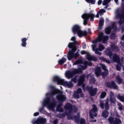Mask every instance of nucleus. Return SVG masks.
<instances>
[{
	"mask_svg": "<svg viewBox=\"0 0 124 124\" xmlns=\"http://www.w3.org/2000/svg\"><path fill=\"white\" fill-rule=\"evenodd\" d=\"M116 82L118 85H121V84H124V79L120 77V76H118L116 77Z\"/></svg>",
	"mask_w": 124,
	"mask_h": 124,
	"instance_id": "nucleus-27",
	"label": "nucleus"
},
{
	"mask_svg": "<svg viewBox=\"0 0 124 124\" xmlns=\"http://www.w3.org/2000/svg\"><path fill=\"white\" fill-rule=\"evenodd\" d=\"M80 73H83V71L78 67V69H75L72 72L70 71H67L65 73V76L68 78V79H70L72 78L74 75L76 74H79Z\"/></svg>",
	"mask_w": 124,
	"mask_h": 124,
	"instance_id": "nucleus-6",
	"label": "nucleus"
},
{
	"mask_svg": "<svg viewBox=\"0 0 124 124\" xmlns=\"http://www.w3.org/2000/svg\"><path fill=\"white\" fill-rule=\"evenodd\" d=\"M122 40L124 41V34L123 35L122 38H121Z\"/></svg>",
	"mask_w": 124,
	"mask_h": 124,
	"instance_id": "nucleus-64",
	"label": "nucleus"
},
{
	"mask_svg": "<svg viewBox=\"0 0 124 124\" xmlns=\"http://www.w3.org/2000/svg\"><path fill=\"white\" fill-rule=\"evenodd\" d=\"M67 113H59L57 115V117L59 118L60 119H63V118H64V117H65V116H66L67 115Z\"/></svg>",
	"mask_w": 124,
	"mask_h": 124,
	"instance_id": "nucleus-35",
	"label": "nucleus"
},
{
	"mask_svg": "<svg viewBox=\"0 0 124 124\" xmlns=\"http://www.w3.org/2000/svg\"><path fill=\"white\" fill-rule=\"evenodd\" d=\"M99 60L100 61H102V62H106L107 63H111V62L109 60H107L106 58H104L103 57H99Z\"/></svg>",
	"mask_w": 124,
	"mask_h": 124,
	"instance_id": "nucleus-31",
	"label": "nucleus"
},
{
	"mask_svg": "<svg viewBox=\"0 0 124 124\" xmlns=\"http://www.w3.org/2000/svg\"><path fill=\"white\" fill-rule=\"evenodd\" d=\"M72 31L74 34H77L79 37L86 36L88 34L87 31H82L81 27L78 25H75L72 28Z\"/></svg>",
	"mask_w": 124,
	"mask_h": 124,
	"instance_id": "nucleus-4",
	"label": "nucleus"
},
{
	"mask_svg": "<svg viewBox=\"0 0 124 124\" xmlns=\"http://www.w3.org/2000/svg\"><path fill=\"white\" fill-rule=\"evenodd\" d=\"M107 94V93H106V92H102L101 94H100V98H104V97H105V96H106Z\"/></svg>",
	"mask_w": 124,
	"mask_h": 124,
	"instance_id": "nucleus-42",
	"label": "nucleus"
},
{
	"mask_svg": "<svg viewBox=\"0 0 124 124\" xmlns=\"http://www.w3.org/2000/svg\"><path fill=\"white\" fill-rule=\"evenodd\" d=\"M103 25H104V19L101 17L99 22L98 30H102Z\"/></svg>",
	"mask_w": 124,
	"mask_h": 124,
	"instance_id": "nucleus-25",
	"label": "nucleus"
},
{
	"mask_svg": "<svg viewBox=\"0 0 124 124\" xmlns=\"http://www.w3.org/2000/svg\"><path fill=\"white\" fill-rule=\"evenodd\" d=\"M80 63V61L77 60L74 63V64L76 65V64H79Z\"/></svg>",
	"mask_w": 124,
	"mask_h": 124,
	"instance_id": "nucleus-56",
	"label": "nucleus"
},
{
	"mask_svg": "<svg viewBox=\"0 0 124 124\" xmlns=\"http://www.w3.org/2000/svg\"><path fill=\"white\" fill-rule=\"evenodd\" d=\"M90 84H94V83H95V78L93 77H91L90 79Z\"/></svg>",
	"mask_w": 124,
	"mask_h": 124,
	"instance_id": "nucleus-43",
	"label": "nucleus"
},
{
	"mask_svg": "<svg viewBox=\"0 0 124 124\" xmlns=\"http://www.w3.org/2000/svg\"><path fill=\"white\" fill-rule=\"evenodd\" d=\"M117 106H118V109L120 111H123L124 109V106L122 105L121 103H118Z\"/></svg>",
	"mask_w": 124,
	"mask_h": 124,
	"instance_id": "nucleus-39",
	"label": "nucleus"
},
{
	"mask_svg": "<svg viewBox=\"0 0 124 124\" xmlns=\"http://www.w3.org/2000/svg\"><path fill=\"white\" fill-rule=\"evenodd\" d=\"M117 98H118V99L120 100V101H121L122 102H124V95L122 96V95H120V94H119L117 96Z\"/></svg>",
	"mask_w": 124,
	"mask_h": 124,
	"instance_id": "nucleus-38",
	"label": "nucleus"
},
{
	"mask_svg": "<svg viewBox=\"0 0 124 124\" xmlns=\"http://www.w3.org/2000/svg\"><path fill=\"white\" fill-rule=\"evenodd\" d=\"M90 3L92 4H95V0H90Z\"/></svg>",
	"mask_w": 124,
	"mask_h": 124,
	"instance_id": "nucleus-53",
	"label": "nucleus"
},
{
	"mask_svg": "<svg viewBox=\"0 0 124 124\" xmlns=\"http://www.w3.org/2000/svg\"><path fill=\"white\" fill-rule=\"evenodd\" d=\"M59 112H61V113H62L63 112V108H60L59 109H57Z\"/></svg>",
	"mask_w": 124,
	"mask_h": 124,
	"instance_id": "nucleus-54",
	"label": "nucleus"
},
{
	"mask_svg": "<svg viewBox=\"0 0 124 124\" xmlns=\"http://www.w3.org/2000/svg\"><path fill=\"white\" fill-rule=\"evenodd\" d=\"M81 87L82 88L83 91H85V87H86V85L85 84H84V83L81 85Z\"/></svg>",
	"mask_w": 124,
	"mask_h": 124,
	"instance_id": "nucleus-57",
	"label": "nucleus"
},
{
	"mask_svg": "<svg viewBox=\"0 0 124 124\" xmlns=\"http://www.w3.org/2000/svg\"><path fill=\"white\" fill-rule=\"evenodd\" d=\"M43 111H44V108H39V112H40V113H43Z\"/></svg>",
	"mask_w": 124,
	"mask_h": 124,
	"instance_id": "nucleus-55",
	"label": "nucleus"
},
{
	"mask_svg": "<svg viewBox=\"0 0 124 124\" xmlns=\"http://www.w3.org/2000/svg\"><path fill=\"white\" fill-rule=\"evenodd\" d=\"M121 67L122 62H118L116 65V70H117V71H121V69H122Z\"/></svg>",
	"mask_w": 124,
	"mask_h": 124,
	"instance_id": "nucleus-34",
	"label": "nucleus"
},
{
	"mask_svg": "<svg viewBox=\"0 0 124 124\" xmlns=\"http://www.w3.org/2000/svg\"><path fill=\"white\" fill-rule=\"evenodd\" d=\"M111 30H114V31H117V26L115 23L112 24V26H110Z\"/></svg>",
	"mask_w": 124,
	"mask_h": 124,
	"instance_id": "nucleus-44",
	"label": "nucleus"
},
{
	"mask_svg": "<svg viewBox=\"0 0 124 124\" xmlns=\"http://www.w3.org/2000/svg\"><path fill=\"white\" fill-rule=\"evenodd\" d=\"M111 49H112V50H117L118 51L119 50V46H111Z\"/></svg>",
	"mask_w": 124,
	"mask_h": 124,
	"instance_id": "nucleus-49",
	"label": "nucleus"
},
{
	"mask_svg": "<svg viewBox=\"0 0 124 124\" xmlns=\"http://www.w3.org/2000/svg\"><path fill=\"white\" fill-rule=\"evenodd\" d=\"M108 121L110 124H122V120L120 118L109 116L108 119Z\"/></svg>",
	"mask_w": 124,
	"mask_h": 124,
	"instance_id": "nucleus-10",
	"label": "nucleus"
},
{
	"mask_svg": "<svg viewBox=\"0 0 124 124\" xmlns=\"http://www.w3.org/2000/svg\"><path fill=\"white\" fill-rule=\"evenodd\" d=\"M62 103L60 102V103L57 106V109H59V108H61V107H62Z\"/></svg>",
	"mask_w": 124,
	"mask_h": 124,
	"instance_id": "nucleus-52",
	"label": "nucleus"
},
{
	"mask_svg": "<svg viewBox=\"0 0 124 124\" xmlns=\"http://www.w3.org/2000/svg\"><path fill=\"white\" fill-rule=\"evenodd\" d=\"M116 18L117 19H118V18H119V21H118V24H119L120 26H122V24H123L124 23V20L123 21V19H124V18L123 17H117L116 16Z\"/></svg>",
	"mask_w": 124,
	"mask_h": 124,
	"instance_id": "nucleus-40",
	"label": "nucleus"
},
{
	"mask_svg": "<svg viewBox=\"0 0 124 124\" xmlns=\"http://www.w3.org/2000/svg\"><path fill=\"white\" fill-rule=\"evenodd\" d=\"M111 29V26H109L105 29V31L106 34H110L111 33V31H112Z\"/></svg>",
	"mask_w": 124,
	"mask_h": 124,
	"instance_id": "nucleus-36",
	"label": "nucleus"
},
{
	"mask_svg": "<svg viewBox=\"0 0 124 124\" xmlns=\"http://www.w3.org/2000/svg\"><path fill=\"white\" fill-rule=\"evenodd\" d=\"M102 3V0H99L98 1V5H100Z\"/></svg>",
	"mask_w": 124,
	"mask_h": 124,
	"instance_id": "nucleus-60",
	"label": "nucleus"
},
{
	"mask_svg": "<svg viewBox=\"0 0 124 124\" xmlns=\"http://www.w3.org/2000/svg\"><path fill=\"white\" fill-rule=\"evenodd\" d=\"M58 122H59V120H58V119H56V120H54L53 124H58Z\"/></svg>",
	"mask_w": 124,
	"mask_h": 124,
	"instance_id": "nucleus-59",
	"label": "nucleus"
},
{
	"mask_svg": "<svg viewBox=\"0 0 124 124\" xmlns=\"http://www.w3.org/2000/svg\"><path fill=\"white\" fill-rule=\"evenodd\" d=\"M51 103V98L47 97L44 101L43 102V107H46V106H49Z\"/></svg>",
	"mask_w": 124,
	"mask_h": 124,
	"instance_id": "nucleus-19",
	"label": "nucleus"
},
{
	"mask_svg": "<svg viewBox=\"0 0 124 124\" xmlns=\"http://www.w3.org/2000/svg\"><path fill=\"white\" fill-rule=\"evenodd\" d=\"M46 122L47 121L45 118H41L38 119L35 123L36 124H44L46 123Z\"/></svg>",
	"mask_w": 124,
	"mask_h": 124,
	"instance_id": "nucleus-21",
	"label": "nucleus"
},
{
	"mask_svg": "<svg viewBox=\"0 0 124 124\" xmlns=\"http://www.w3.org/2000/svg\"><path fill=\"white\" fill-rule=\"evenodd\" d=\"M97 107L95 104L93 105V109L90 111V117L91 119H93V117H97Z\"/></svg>",
	"mask_w": 124,
	"mask_h": 124,
	"instance_id": "nucleus-9",
	"label": "nucleus"
},
{
	"mask_svg": "<svg viewBox=\"0 0 124 124\" xmlns=\"http://www.w3.org/2000/svg\"><path fill=\"white\" fill-rule=\"evenodd\" d=\"M71 40H72V41H74L73 42H70L69 43L68 47V48H77V46L76 45H77L78 44V42H77V41H76V37H73L71 38Z\"/></svg>",
	"mask_w": 124,
	"mask_h": 124,
	"instance_id": "nucleus-14",
	"label": "nucleus"
},
{
	"mask_svg": "<svg viewBox=\"0 0 124 124\" xmlns=\"http://www.w3.org/2000/svg\"><path fill=\"white\" fill-rule=\"evenodd\" d=\"M110 37L111 39H115L116 38V35L114 33H112L110 34Z\"/></svg>",
	"mask_w": 124,
	"mask_h": 124,
	"instance_id": "nucleus-48",
	"label": "nucleus"
},
{
	"mask_svg": "<svg viewBox=\"0 0 124 124\" xmlns=\"http://www.w3.org/2000/svg\"><path fill=\"white\" fill-rule=\"evenodd\" d=\"M95 74L97 77H99L101 74V68L100 67H97L95 70Z\"/></svg>",
	"mask_w": 124,
	"mask_h": 124,
	"instance_id": "nucleus-24",
	"label": "nucleus"
},
{
	"mask_svg": "<svg viewBox=\"0 0 124 124\" xmlns=\"http://www.w3.org/2000/svg\"><path fill=\"white\" fill-rule=\"evenodd\" d=\"M75 123L78 124H86V120L84 118L80 120V114H78L77 116H74Z\"/></svg>",
	"mask_w": 124,
	"mask_h": 124,
	"instance_id": "nucleus-13",
	"label": "nucleus"
},
{
	"mask_svg": "<svg viewBox=\"0 0 124 124\" xmlns=\"http://www.w3.org/2000/svg\"><path fill=\"white\" fill-rule=\"evenodd\" d=\"M64 109L65 111H68L69 114H72V113H77L78 111V108L77 107L70 104V103H67L64 107Z\"/></svg>",
	"mask_w": 124,
	"mask_h": 124,
	"instance_id": "nucleus-5",
	"label": "nucleus"
},
{
	"mask_svg": "<svg viewBox=\"0 0 124 124\" xmlns=\"http://www.w3.org/2000/svg\"><path fill=\"white\" fill-rule=\"evenodd\" d=\"M81 55H86V51L85 50H82L81 51Z\"/></svg>",
	"mask_w": 124,
	"mask_h": 124,
	"instance_id": "nucleus-61",
	"label": "nucleus"
},
{
	"mask_svg": "<svg viewBox=\"0 0 124 124\" xmlns=\"http://www.w3.org/2000/svg\"><path fill=\"white\" fill-rule=\"evenodd\" d=\"M87 59L88 61H92L93 62H97V58L95 56H92L91 54H87L86 56Z\"/></svg>",
	"mask_w": 124,
	"mask_h": 124,
	"instance_id": "nucleus-20",
	"label": "nucleus"
},
{
	"mask_svg": "<svg viewBox=\"0 0 124 124\" xmlns=\"http://www.w3.org/2000/svg\"><path fill=\"white\" fill-rule=\"evenodd\" d=\"M71 50H70L67 54V59L68 61H71L74 59V53L77 51V47H69Z\"/></svg>",
	"mask_w": 124,
	"mask_h": 124,
	"instance_id": "nucleus-11",
	"label": "nucleus"
},
{
	"mask_svg": "<svg viewBox=\"0 0 124 124\" xmlns=\"http://www.w3.org/2000/svg\"><path fill=\"white\" fill-rule=\"evenodd\" d=\"M101 67H102L103 70H104V71H107V70H108V69H107L106 68V66L105 65V64H101Z\"/></svg>",
	"mask_w": 124,
	"mask_h": 124,
	"instance_id": "nucleus-47",
	"label": "nucleus"
},
{
	"mask_svg": "<svg viewBox=\"0 0 124 124\" xmlns=\"http://www.w3.org/2000/svg\"><path fill=\"white\" fill-rule=\"evenodd\" d=\"M82 19H83V24L84 26H86L88 24V21L90 19V16L88 15V14H84L81 16Z\"/></svg>",
	"mask_w": 124,
	"mask_h": 124,
	"instance_id": "nucleus-17",
	"label": "nucleus"
},
{
	"mask_svg": "<svg viewBox=\"0 0 124 124\" xmlns=\"http://www.w3.org/2000/svg\"><path fill=\"white\" fill-rule=\"evenodd\" d=\"M83 64L84 65V66L81 64L78 66V67H79L80 69L81 70V71L87 69L88 65H89V66H92L93 65V62H92L85 61L83 62Z\"/></svg>",
	"mask_w": 124,
	"mask_h": 124,
	"instance_id": "nucleus-12",
	"label": "nucleus"
},
{
	"mask_svg": "<svg viewBox=\"0 0 124 124\" xmlns=\"http://www.w3.org/2000/svg\"><path fill=\"white\" fill-rule=\"evenodd\" d=\"M99 106L102 109H104L105 107V110H103L102 113L103 118H105V119H106V118H108V116H109V111H108V110L110 109V106H109V99L107 98L106 102L105 103V105L104 101L100 100Z\"/></svg>",
	"mask_w": 124,
	"mask_h": 124,
	"instance_id": "nucleus-2",
	"label": "nucleus"
},
{
	"mask_svg": "<svg viewBox=\"0 0 124 124\" xmlns=\"http://www.w3.org/2000/svg\"><path fill=\"white\" fill-rule=\"evenodd\" d=\"M76 92L78 93H79V94L80 93H83V92L82 91V89L81 88L78 89Z\"/></svg>",
	"mask_w": 124,
	"mask_h": 124,
	"instance_id": "nucleus-51",
	"label": "nucleus"
},
{
	"mask_svg": "<svg viewBox=\"0 0 124 124\" xmlns=\"http://www.w3.org/2000/svg\"><path fill=\"white\" fill-rule=\"evenodd\" d=\"M113 0H104L102 3L103 5H104L105 7V9H107V8H108V3H110V2Z\"/></svg>",
	"mask_w": 124,
	"mask_h": 124,
	"instance_id": "nucleus-28",
	"label": "nucleus"
},
{
	"mask_svg": "<svg viewBox=\"0 0 124 124\" xmlns=\"http://www.w3.org/2000/svg\"><path fill=\"white\" fill-rule=\"evenodd\" d=\"M87 15H88V16H89V19L90 18V21L91 22H93V21H94V19H93V18H95V16L93 14V13H89V14H87Z\"/></svg>",
	"mask_w": 124,
	"mask_h": 124,
	"instance_id": "nucleus-33",
	"label": "nucleus"
},
{
	"mask_svg": "<svg viewBox=\"0 0 124 124\" xmlns=\"http://www.w3.org/2000/svg\"><path fill=\"white\" fill-rule=\"evenodd\" d=\"M28 39L27 38H23L21 39V46L22 47H26L27 46V41Z\"/></svg>",
	"mask_w": 124,
	"mask_h": 124,
	"instance_id": "nucleus-29",
	"label": "nucleus"
},
{
	"mask_svg": "<svg viewBox=\"0 0 124 124\" xmlns=\"http://www.w3.org/2000/svg\"><path fill=\"white\" fill-rule=\"evenodd\" d=\"M53 82H57L58 85H62L68 88H72L73 83L71 81H65L64 79L61 78L59 76H56L53 78Z\"/></svg>",
	"mask_w": 124,
	"mask_h": 124,
	"instance_id": "nucleus-3",
	"label": "nucleus"
},
{
	"mask_svg": "<svg viewBox=\"0 0 124 124\" xmlns=\"http://www.w3.org/2000/svg\"><path fill=\"white\" fill-rule=\"evenodd\" d=\"M105 53L107 56H108L109 59L112 58V56H113V52L110 48H107L105 50Z\"/></svg>",
	"mask_w": 124,
	"mask_h": 124,
	"instance_id": "nucleus-22",
	"label": "nucleus"
},
{
	"mask_svg": "<svg viewBox=\"0 0 124 124\" xmlns=\"http://www.w3.org/2000/svg\"><path fill=\"white\" fill-rule=\"evenodd\" d=\"M103 78L104 79H105L107 76H108V74H109V72H108V70H107V71H105L104 72H102L101 73Z\"/></svg>",
	"mask_w": 124,
	"mask_h": 124,
	"instance_id": "nucleus-32",
	"label": "nucleus"
},
{
	"mask_svg": "<svg viewBox=\"0 0 124 124\" xmlns=\"http://www.w3.org/2000/svg\"><path fill=\"white\" fill-rule=\"evenodd\" d=\"M106 11L104 9H101L98 11V13L100 15H102L103 13H105Z\"/></svg>",
	"mask_w": 124,
	"mask_h": 124,
	"instance_id": "nucleus-46",
	"label": "nucleus"
},
{
	"mask_svg": "<svg viewBox=\"0 0 124 124\" xmlns=\"http://www.w3.org/2000/svg\"><path fill=\"white\" fill-rule=\"evenodd\" d=\"M105 85L108 88H109V89H112V90H118L119 87H118V85L114 80H112L111 82H106L105 83Z\"/></svg>",
	"mask_w": 124,
	"mask_h": 124,
	"instance_id": "nucleus-7",
	"label": "nucleus"
},
{
	"mask_svg": "<svg viewBox=\"0 0 124 124\" xmlns=\"http://www.w3.org/2000/svg\"><path fill=\"white\" fill-rule=\"evenodd\" d=\"M59 94V95L56 96V99L59 102L62 103L63 102H64L65 100H66V97L61 93V92Z\"/></svg>",
	"mask_w": 124,
	"mask_h": 124,
	"instance_id": "nucleus-15",
	"label": "nucleus"
},
{
	"mask_svg": "<svg viewBox=\"0 0 124 124\" xmlns=\"http://www.w3.org/2000/svg\"><path fill=\"white\" fill-rule=\"evenodd\" d=\"M113 61L114 62H121L120 61V56L116 53L114 54L113 57Z\"/></svg>",
	"mask_w": 124,
	"mask_h": 124,
	"instance_id": "nucleus-26",
	"label": "nucleus"
},
{
	"mask_svg": "<svg viewBox=\"0 0 124 124\" xmlns=\"http://www.w3.org/2000/svg\"><path fill=\"white\" fill-rule=\"evenodd\" d=\"M39 115V112H35L33 114V116H34V117H36L37 116H38Z\"/></svg>",
	"mask_w": 124,
	"mask_h": 124,
	"instance_id": "nucleus-58",
	"label": "nucleus"
},
{
	"mask_svg": "<svg viewBox=\"0 0 124 124\" xmlns=\"http://www.w3.org/2000/svg\"><path fill=\"white\" fill-rule=\"evenodd\" d=\"M79 93H77V92L74 93V97L77 99L80 98V96L79 95Z\"/></svg>",
	"mask_w": 124,
	"mask_h": 124,
	"instance_id": "nucleus-45",
	"label": "nucleus"
},
{
	"mask_svg": "<svg viewBox=\"0 0 124 124\" xmlns=\"http://www.w3.org/2000/svg\"><path fill=\"white\" fill-rule=\"evenodd\" d=\"M82 48L86 49V44H83L82 45Z\"/></svg>",
	"mask_w": 124,
	"mask_h": 124,
	"instance_id": "nucleus-62",
	"label": "nucleus"
},
{
	"mask_svg": "<svg viewBox=\"0 0 124 124\" xmlns=\"http://www.w3.org/2000/svg\"><path fill=\"white\" fill-rule=\"evenodd\" d=\"M53 101L51 103L49 104V105L48 106V107L49 108H54L56 105H57V102L55 101V100L53 99Z\"/></svg>",
	"mask_w": 124,
	"mask_h": 124,
	"instance_id": "nucleus-37",
	"label": "nucleus"
},
{
	"mask_svg": "<svg viewBox=\"0 0 124 124\" xmlns=\"http://www.w3.org/2000/svg\"><path fill=\"white\" fill-rule=\"evenodd\" d=\"M66 62V58H62L61 59L58 61V63L60 65H62L64 62Z\"/></svg>",
	"mask_w": 124,
	"mask_h": 124,
	"instance_id": "nucleus-30",
	"label": "nucleus"
},
{
	"mask_svg": "<svg viewBox=\"0 0 124 124\" xmlns=\"http://www.w3.org/2000/svg\"><path fill=\"white\" fill-rule=\"evenodd\" d=\"M52 91L50 93L49 95L53 97L55 94H58V93H61V90L56 89L55 87L52 88Z\"/></svg>",
	"mask_w": 124,
	"mask_h": 124,
	"instance_id": "nucleus-16",
	"label": "nucleus"
},
{
	"mask_svg": "<svg viewBox=\"0 0 124 124\" xmlns=\"http://www.w3.org/2000/svg\"><path fill=\"white\" fill-rule=\"evenodd\" d=\"M79 56H80V54H79V52L78 51L76 53H74V59L75 60H76L78 58H79Z\"/></svg>",
	"mask_w": 124,
	"mask_h": 124,
	"instance_id": "nucleus-41",
	"label": "nucleus"
},
{
	"mask_svg": "<svg viewBox=\"0 0 124 124\" xmlns=\"http://www.w3.org/2000/svg\"><path fill=\"white\" fill-rule=\"evenodd\" d=\"M72 82L74 83H77V77H75V78L71 79Z\"/></svg>",
	"mask_w": 124,
	"mask_h": 124,
	"instance_id": "nucleus-50",
	"label": "nucleus"
},
{
	"mask_svg": "<svg viewBox=\"0 0 124 124\" xmlns=\"http://www.w3.org/2000/svg\"><path fill=\"white\" fill-rule=\"evenodd\" d=\"M109 39V37L107 35L104 36L103 32H101L98 36V38L92 41V43L93 45H92V49L93 52H95V54L99 55V56H101L102 53L100 52L102 51H103L105 49V47L103 45L100 44L99 45L98 48H96V44L97 42H101L103 41V43H106L107 40ZM100 51V52H99Z\"/></svg>",
	"mask_w": 124,
	"mask_h": 124,
	"instance_id": "nucleus-1",
	"label": "nucleus"
},
{
	"mask_svg": "<svg viewBox=\"0 0 124 124\" xmlns=\"http://www.w3.org/2000/svg\"><path fill=\"white\" fill-rule=\"evenodd\" d=\"M110 101L111 103H113V104L116 103V98L114 97V93L112 92L110 93Z\"/></svg>",
	"mask_w": 124,
	"mask_h": 124,
	"instance_id": "nucleus-23",
	"label": "nucleus"
},
{
	"mask_svg": "<svg viewBox=\"0 0 124 124\" xmlns=\"http://www.w3.org/2000/svg\"><path fill=\"white\" fill-rule=\"evenodd\" d=\"M95 17L96 18H99V13H98H98H97V15H96Z\"/></svg>",
	"mask_w": 124,
	"mask_h": 124,
	"instance_id": "nucleus-63",
	"label": "nucleus"
},
{
	"mask_svg": "<svg viewBox=\"0 0 124 124\" xmlns=\"http://www.w3.org/2000/svg\"><path fill=\"white\" fill-rule=\"evenodd\" d=\"M85 78H86V76L85 75H81L79 77L78 83V87L82 86V84L84 83V82H85Z\"/></svg>",
	"mask_w": 124,
	"mask_h": 124,
	"instance_id": "nucleus-18",
	"label": "nucleus"
},
{
	"mask_svg": "<svg viewBox=\"0 0 124 124\" xmlns=\"http://www.w3.org/2000/svg\"><path fill=\"white\" fill-rule=\"evenodd\" d=\"M86 91H88L89 93V94L90 96H94L95 94H96L97 93V88H94L93 87V86H86Z\"/></svg>",
	"mask_w": 124,
	"mask_h": 124,
	"instance_id": "nucleus-8",
	"label": "nucleus"
}]
</instances>
